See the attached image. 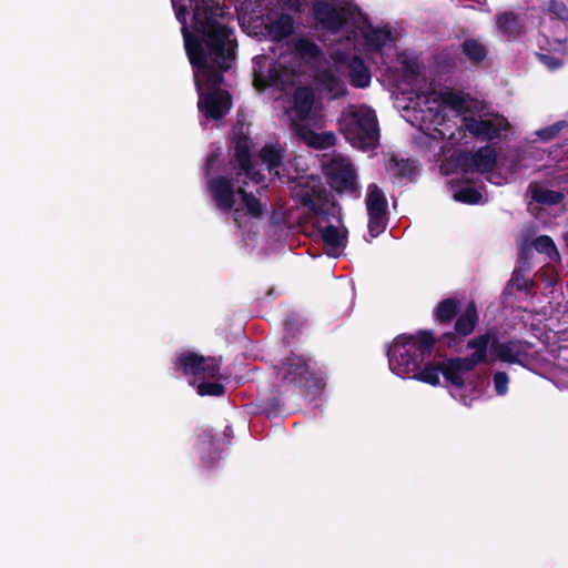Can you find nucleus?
I'll return each instance as SVG.
<instances>
[{
	"label": "nucleus",
	"instance_id": "1",
	"mask_svg": "<svg viewBox=\"0 0 568 568\" xmlns=\"http://www.w3.org/2000/svg\"><path fill=\"white\" fill-rule=\"evenodd\" d=\"M314 19L323 30L328 60L312 40L300 37L276 61L268 55L253 60L254 85L262 91L274 88L286 91L313 78L317 90L329 99L347 94L346 73L355 88H367L369 69L359 58L367 55L383 70V75L398 91L396 106L402 116L432 140H444L449 131L448 114L468 111L474 101L459 91L429 89L420 92L425 78L416 57L399 52L397 31L388 24H372L366 14L351 0H316Z\"/></svg>",
	"mask_w": 568,
	"mask_h": 568
},
{
	"label": "nucleus",
	"instance_id": "2",
	"mask_svg": "<svg viewBox=\"0 0 568 568\" xmlns=\"http://www.w3.org/2000/svg\"><path fill=\"white\" fill-rule=\"evenodd\" d=\"M234 143L236 164L221 173L211 174L215 163V155L212 154L206 162V184L216 207L229 213L242 230L245 246L254 247L251 234L255 235L253 230L265 212V205L245 191L244 186L248 184L246 179L260 184L276 176L283 182L293 183L291 193L304 210V223L313 227L328 256L339 257L347 245L348 234L342 220V210L327 199L320 178L301 174L302 158H295L284 165L281 163L282 148L278 144H266L258 158L251 162L250 138L239 134Z\"/></svg>",
	"mask_w": 568,
	"mask_h": 568
},
{
	"label": "nucleus",
	"instance_id": "3",
	"mask_svg": "<svg viewBox=\"0 0 568 568\" xmlns=\"http://www.w3.org/2000/svg\"><path fill=\"white\" fill-rule=\"evenodd\" d=\"M182 24L184 45L194 69L199 110L219 120L232 106L230 94L221 89V71L234 60L235 40L229 18L215 0H171ZM298 11L300 0H244L237 8L239 22L250 36L280 41L294 32V19L282 6Z\"/></svg>",
	"mask_w": 568,
	"mask_h": 568
},
{
	"label": "nucleus",
	"instance_id": "4",
	"mask_svg": "<svg viewBox=\"0 0 568 568\" xmlns=\"http://www.w3.org/2000/svg\"><path fill=\"white\" fill-rule=\"evenodd\" d=\"M434 342L435 337L429 331L397 336L387 351L390 372L400 378H414L433 386L439 385L443 375L450 395L463 405L470 406L480 395L479 377L471 371L485 359L489 336L481 335L468 343V347L474 349L468 358H448L422 368Z\"/></svg>",
	"mask_w": 568,
	"mask_h": 568
},
{
	"label": "nucleus",
	"instance_id": "5",
	"mask_svg": "<svg viewBox=\"0 0 568 568\" xmlns=\"http://www.w3.org/2000/svg\"><path fill=\"white\" fill-rule=\"evenodd\" d=\"M528 166L527 158L519 152H511L505 161L497 164L495 150L490 146H485L475 154L460 153L452 156L442 164L440 170L446 175H460V179L466 184L454 192L453 197L455 201L466 204H479L484 202L483 193L469 185L473 181L474 173H489L487 179L491 183L501 184V180L493 172L495 168L499 170L506 169L509 173L515 174L523 168Z\"/></svg>",
	"mask_w": 568,
	"mask_h": 568
},
{
	"label": "nucleus",
	"instance_id": "6",
	"mask_svg": "<svg viewBox=\"0 0 568 568\" xmlns=\"http://www.w3.org/2000/svg\"><path fill=\"white\" fill-rule=\"evenodd\" d=\"M293 132L308 146L324 150L336 143L334 132H315L312 128L324 125L322 105L315 103L314 92L310 88H298L293 105L286 110Z\"/></svg>",
	"mask_w": 568,
	"mask_h": 568
},
{
	"label": "nucleus",
	"instance_id": "7",
	"mask_svg": "<svg viewBox=\"0 0 568 568\" xmlns=\"http://www.w3.org/2000/svg\"><path fill=\"white\" fill-rule=\"evenodd\" d=\"M338 129L354 148L368 151L377 146L379 130L375 111L366 105H348L338 119Z\"/></svg>",
	"mask_w": 568,
	"mask_h": 568
},
{
	"label": "nucleus",
	"instance_id": "8",
	"mask_svg": "<svg viewBox=\"0 0 568 568\" xmlns=\"http://www.w3.org/2000/svg\"><path fill=\"white\" fill-rule=\"evenodd\" d=\"M175 366L187 378L189 384L196 387L199 395L220 396L224 393V387L220 383L217 359L184 351L178 354Z\"/></svg>",
	"mask_w": 568,
	"mask_h": 568
},
{
	"label": "nucleus",
	"instance_id": "9",
	"mask_svg": "<svg viewBox=\"0 0 568 568\" xmlns=\"http://www.w3.org/2000/svg\"><path fill=\"white\" fill-rule=\"evenodd\" d=\"M323 169L335 191L354 196L359 194L357 173L348 158L342 154L324 155Z\"/></svg>",
	"mask_w": 568,
	"mask_h": 568
},
{
	"label": "nucleus",
	"instance_id": "10",
	"mask_svg": "<svg viewBox=\"0 0 568 568\" xmlns=\"http://www.w3.org/2000/svg\"><path fill=\"white\" fill-rule=\"evenodd\" d=\"M568 193V173L559 174L545 182H531L528 187L531 207L532 202L542 205H554L562 201Z\"/></svg>",
	"mask_w": 568,
	"mask_h": 568
},
{
	"label": "nucleus",
	"instance_id": "11",
	"mask_svg": "<svg viewBox=\"0 0 568 568\" xmlns=\"http://www.w3.org/2000/svg\"><path fill=\"white\" fill-rule=\"evenodd\" d=\"M463 126L467 132L481 140H493L507 131V120L495 113H480L477 116L466 115Z\"/></svg>",
	"mask_w": 568,
	"mask_h": 568
},
{
	"label": "nucleus",
	"instance_id": "12",
	"mask_svg": "<svg viewBox=\"0 0 568 568\" xmlns=\"http://www.w3.org/2000/svg\"><path fill=\"white\" fill-rule=\"evenodd\" d=\"M280 374L288 383H296L300 387L311 390L314 388V394L320 393L324 388V379L311 372L310 365L301 356H294L288 359L286 364L281 367Z\"/></svg>",
	"mask_w": 568,
	"mask_h": 568
},
{
	"label": "nucleus",
	"instance_id": "13",
	"mask_svg": "<svg viewBox=\"0 0 568 568\" xmlns=\"http://www.w3.org/2000/svg\"><path fill=\"white\" fill-rule=\"evenodd\" d=\"M530 348L528 343L513 341L491 345L490 354L503 362L524 364L530 355Z\"/></svg>",
	"mask_w": 568,
	"mask_h": 568
},
{
	"label": "nucleus",
	"instance_id": "14",
	"mask_svg": "<svg viewBox=\"0 0 568 568\" xmlns=\"http://www.w3.org/2000/svg\"><path fill=\"white\" fill-rule=\"evenodd\" d=\"M477 323V312L473 304H469L466 310L458 316L455 324V334H446L444 336L445 343L448 347H456L458 342L456 335L467 336L473 331Z\"/></svg>",
	"mask_w": 568,
	"mask_h": 568
},
{
	"label": "nucleus",
	"instance_id": "15",
	"mask_svg": "<svg viewBox=\"0 0 568 568\" xmlns=\"http://www.w3.org/2000/svg\"><path fill=\"white\" fill-rule=\"evenodd\" d=\"M367 213L386 212L387 201L376 184H371L366 196Z\"/></svg>",
	"mask_w": 568,
	"mask_h": 568
},
{
	"label": "nucleus",
	"instance_id": "16",
	"mask_svg": "<svg viewBox=\"0 0 568 568\" xmlns=\"http://www.w3.org/2000/svg\"><path fill=\"white\" fill-rule=\"evenodd\" d=\"M386 170L396 178H410L414 174L415 166L409 160L392 158L386 164Z\"/></svg>",
	"mask_w": 568,
	"mask_h": 568
},
{
	"label": "nucleus",
	"instance_id": "17",
	"mask_svg": "<svg viewBox=\"0 0 568 568\" xmlns=\"http://www.w3.org/2000/svg\"><path fill=\"white\" fill-rule=\"evenodd\" d=\"M534 246L537 252L544 253L550 261L559 262L560 255L554 241L546 235H541L534 241Z\"/></svg>",
	"mask_w": 568,
	"mask_h": 568
},
{
	"label": "nucleus",
	"instance_id": "18",
	"mask_svg": "<svg viewBox=\"0 0 568 568\" xmlns=\"http://www.w3.org/2000/svg\"><path fill=\"white\" fill-rule=\"evenodd\" d=\"M497 26L508 37H516L520 33V23L513 13L498 16Z\"/></svg>",
	"mask_w": 568,
	"mask_h": 568
},
{
	"label": "nucleus",
	"instance_id": "19",
	"mask_svg": "<svg viewBox=\"0 0 568 568\" xmlns=\"http://www.w3.org/2000/svg\"><path fill=\"white\" fill-rule=\"evenodd\" d=\"M456 313L457 302L452 298H447L437 305L435 316L438 322L447 323L453 320Z\"/></svg>",
	"mask_w": 568,
	"mask_h": 568
},
{
	"label": "nucleus",
	"instance_id": "20",
	"mask_svg": "<svg viewBox=\"0 0 568 568\" xmlns=\"http://www.w3.org/2000/svg\"><path fill=\"white\" fill-rule=\"evenodd\" d=\"M463 52L473 62H479L486 57L485 47L477 40L468 39L463 43Z\"/></svg>",
	"mask_w": 568,
	"mask_h": 568
},
{
	"label": "nucleus",
	"instance_id": "21",
	"mask_svg": "<svg viewBox=\"0 0 568 568\" xmlns=\"http://www.w3.org/2000/svg\"><path fill=\"white\" fill-rule=\"evenodd\" d=\"M369 234L375 237L381 234L386 226V212L368 213Z\"/></svg>",
	"mask_w": 568,
	"mask_h": 568
},
{
	"label": "nucleus",
	"instance_id": "22",
	"mask_svg": "<svg viewBox=\"0 0 568 568\" xmlns=\"http://www.w3.org/2000/svg\"><path fill=\"white\" fill-rule=\"evenodd\" d=\"M566 126V123L565 122H557L550 126H547L545 129H541V130H538L536 132V135L538 136L539 140H541L542 142H548L552 139H555L558 133Z\"/></svg>",
	"mask_w": 568,
	"mask_h": 568
},
{
	"label": "nucleus",
	"instance_id": "23",
	"mask_svg": "<svg viewBox=\"0 0 568 568\" xmlns=\"http://www.w3.org/2000/svg\"><path fill=\"white\" fill-rule=\"evenodd\" d=\"M494 389L497 395L504 396L508 392L509 377L504 372L495 373L493 377Z\"/></svg>",
	"mask_w": 568,
	"mask_h": 568
},
{
	"label": "nucleus",
	"instance_id": "24",
	"mask_svg": "<svg viewBox=\"0 0 568 568\" xmlns=\"http://www.w3.org/2000/svg\"><path fill=\"white\" fill-rule=\"evenodd\" d=\"M539 59L549 70H556L562 65V60L559 57L549 53H539Z\"/></svg>",
	"mask_w": 568,
	"mask_h": 568
},
{
	"label": "nucleus",
	"instance_id": "25",
	"mask_svg": "<svg viewBox=\"0 0 568 568\" xmlns=\"http://www.w3.org/2000/svg\"><path fill=\"white\" fill-rule=\"evenodd\" d=\"M514 287H517L518 290H523L526 287V281L520 276L518 272H515L513 274V277L510 278L509 283L505 288V294H510Z\"/></svg>",
	"mask_w": 568,
	"mask_h": 568
},
{
	"label": "nucleus",
	"instance_id": "26",
	"mask_svg": "<svg viewBox=\"0 0 568 568\" xmlns=\"http://www.w3.org/2000/svg\"><path fill=\"white\" fill-rule=\"evenodd\" d=\"M545 3L549 2L550 3V7H549V10L556 16L558 17L559 19H566L568 17V10L567 8L560 3V2H556L554 0H544Z\"/></svg>",
	"mask_w": 568,
	"mask_h": 568
},
{
	"label": "nucleus",
	"instance_id": "27",
	"mask_svg": "<svg viewBox=\"0 0 568 568\" xmlns=\"http://www.w3.org/2000/svg\"><path fill=\"white\" fill-rule=\"evenodd\" d=\"M549 47L551 51L555 52H565L568 49V43L566 41L561 42L558 40H554L552 42H549Z\"/></svg>",
	"mask_w": 568,
	"mask_h": 568
},
{
	"label": "nucleus",
	"instance_id": "28",
	"mask_svg": "<svg viewBox=\"0 0 568 568\" xmlns=\"http://www.w3.org/2000/svg\"><path fill=\"white\" fill-rule=\"evenodd\" d=\"M213 446V439L211 435H205L201 443V450L204 452Z\"/></svg>",
	"mask_w": 568,
	"mask_h": 568
},
{
	"label": "nucleus",
	"instance_id": "29",
	"mask_svg": "<svg viewBox=\"0 0 568 568\" xmlns=\"http://www.w3.org/2000/svg\"><path fill=\"white\" fill-rule=\"evenodd\" d=\"M458 182H459V178H453V179H450L449 184L452 185V187H457V186H459Z\"/></svg>",
	"mask_w": 568,
	"mask_h": 568
},
{
	"label": "nucleus",
	"instance_id": "30",
	"mask_svg": "<svg viewBox=\"0 0 568 568\" xmlns=\"http://www.w3.org/2000/svg\"><path fill=\"white\" fill-rule=\"evenodd\" d=\"M455 139V133L454 132H450L449 133V140L453 141Z\"/></svg>",
	"mask_w": 568,
	"mask_h": 568
},
{
	"label": "nucleus",
	"instance_id": "31",
	"mask_svg": "<svg viewBox=\"0 0 568 568\" xmlns=\"http://www.w3.org/2000/svg\"><path fill=\"white\" fill-rule=\"evenodd\" d=\"M565 242H566V244L568 246V232L565 234Z\"/></svg>",
	"mask_w": 568,
	"mask_h": 568
}]
</instances>
